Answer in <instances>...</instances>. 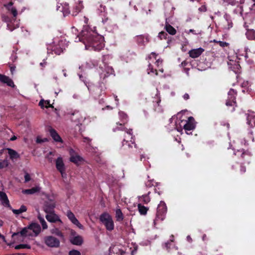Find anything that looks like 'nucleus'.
Here are the masks:
<instances>
[{"instance_id":"obj_48","label":"nucleus","mask_w":255,"mask_h":255,"mask_svg":"<svg viewBox=\"0 0 255 255\" xmlns=\"http://www.w3.org/2000/svg\"><path fill=\"white\" fill-rule=\"evenodd\" d=\"M56 9L57 11L63 12L64 11V6L62 5V3H60V4H58L57 5Z\"/></svg>"},{"instance_id":"obj_7","label":"nucleus","mask_w":255,"mask_h":255,"mask_svg":"<svg viewBox=\"0 0 255 255\" xmlns=\"http://www.w3.org/2000/svg\"><path fill=\"white\" fill-rule=\"evenodd\" d=\"M183 122L185 124L183 125V127L187 134H189L188 131L193 130L196 128L197 123L192 117H188L187 120H183L181 121V123Z\"/></svg>"},{"instance_id":"obj_37","label":"nucleus","mask_w":255,"mask_h":255,"mask_svg":"<svg viewBox=\"0 0 255 255\" xmlns=\"http://www.w3.org/2000/svg\"><path fill=\"white\" fill-rule=\"evenodd\" d=\"M110 251L111 253H115V252H116V254H118V251L120 253V255H124L125 254V251H124L122 250L117 249L116 248H113V249L112 250L111 249H110Z\"/></svg>"},{"instance_id":"obj_9","label":"nucleus","mask_w":255,"mask_h":255,"mask_svg":"<svg viewBox=\"0 0 255 255\" xmlns=\"http://www.w3.org/2000/svg\"><path fill=\"white\" fill-rule=\"evenodd\" d=\"M235 154L240 156L244 163H250L252 155L250 151L243 149L241 151L238 150Z\"/></svg>"},{"instance_id":"obj_21","label":"nucleus","mask_w":255,"mask_h":255,"mask_svg":"<svg viewBox=\"0 0 255 255\" xmlns=\"http://www.w3.org/2000/svg\"><path fill=\"white\" fill-rule=\"evenodd\" d=\"M255 113H250L247 114V124L253 127L255 126Z\"/></svg>"},{"instance_id":"obj_49","label":"nucleus","mask_w":255,"mask_h":255,"mask_svg":"<svg viewBox=\"0 0 255 255\" xmlns=\"http://www.w3.org/2000/svg\"><path fill=\"white\" fill-rule=\"evenodd\" d=\"M198 10L200 12H204L207 11V7L205 5H203L198 8Z\"/></svg>"},{"instance_id":"obj_33","label":"nucleus","mask_w":255,"mask_h":255,"mask_svg":"<svg viewBox=\"0 0 255 255\" xmlns=\"http://www.w3.org/2000/svg\"><path fill=\"white\" fill-rule=\"evenodd\" d=\"M27 210V208L24 205H22L21 206L20 208L19 209H12V212L15 214H17V215H18V214H20L23 212H26Z\"/></svg>"},{"instance_id":"obj_39","label":"nucleus","mask_w":255,"mask_h":255,"mask_svg":"<svg viewBox=\"0 0 255 255\" xmlns=\"http://www.w3.org/2000/svg\"><path fill=\"white\" fill-rule=\"evenodd\" d=\"M8 165V162L7 160H3L0 161V169L3 168L7 167Z\"/></svg>"},{"instance_id":"obj_58","label":"nucleus","mask_w":255,"mask_h":255,"mask_svg":"<svg viewBox=\"0 0 255 255\" xmlns=\"http://www.w3.org/2000/svg\"><path fill=\"white\" fill-rule=\"evenodd\" d=\"M38 218L39 220L40 223H42L43 221H45L44 219L41 217L40 214L38 216Z\"/></svg>"},{"instance_id":"obj_26","label":"nucleus","mask_w":255,"mask_h":255,"mask_svg":"<svg viewBox=\"0 0 255 255\" xmlns=\"http://www.w3.org/2000/svg\"><path fill=\"white\" fill-rule=\"evenodd\" d=\"M41 188L39 186L32 187L31 189H25L22 191V193L26 194H33L40 191Z\"/></svg>"},{"instance_id":"obj_54","label":"nucleus","mask_w":255,"mask_h":255,"mask_svg":"<svg viewBox=\"0 0 255 255\" xmlns=\"http://www.w3.org/2000/svg\"><path fill=\"white\" fill-rule=\"evenodd\" d=\"M79 78H80V79L83 81L84 83H85V84L86 85V86H87V85H88V84H90V83H89L86 80H85V78L82 76V75H80L79 76Z\"/></svg>"},{"instance_id":"obj_36","label":"nucleus","mask_w":255,"mask_h":255,"mask_svg":"<svg viewBox=\"0 0 255 255\" xmlns=\"http://www.w3.org/2000/svg\"><path fill=\"white\" fill-rule=\"evenodd\" d=\"M82 8H83V6H82V3L81 2H79V3L75 6L76 11L73 12V13L72 14V15L73 16L76 15L77 14V13L81 10Z\"/></svg>"},{"instance_id":"obj_42","label":"nucleus","mask_w":255,"mask_h":255,"mask_svg":"<svg viewBox=\"0 0 255 255\" xmlns=\"http://www.w3.org/2000/svg\"><path fill=\"white\" fill-rule=\"evenodd\" d=\"M54 152L50 151L47 154L46 156V158H47L48 161L50 163H52V161H53V158L52 157V156L54 155Z\"/></svg>"},{"instance_id":"obj_28","label":"nucleus","mask_w":255,"mask_h":255,"mask_svg":"<svg viewBox=\"0 0 255 255\" xmlns=\"http://www.w3.org/2000/svg\"><path fill=\"white\" fill-rule=\"evenodd\" d=\"M164 29L170 35H174L176 33V30L168 23H166Z\"/></svg>"},{"instance_id":"obj_43","label":"nucleus","mask_w":255,"mask_h":255,"mask_svg":"<svg viewBox=\"0 0 255 255\" xmlns=\"http://www.w3.org/2000/svg\"><path fill=\"white\" fill-rule=\"evenodd\" d=\"M173 239H170V241L165 243L164 248L167 250H169L170 249L171 246V242H173Z\"/></svg>"},{"instance_id":"obj_32","label":"nucleus","mask_w":255,"mask_h":255,"mask_svg":"<svg viewBox=\"0 0 255 255\" xmlns=\"http://www.w3.org/2000/svg\"><path fill=\"white\" fill-rule=\"evenodd\" d=\"M150 193V191H148L146 194L143 195L140 197L141 201L144 204H147L150 201V198L149 197Z\"/></svg>"},{"instance_id":"obj_16","label":"nucleus","mask_w":255,"mask_h":255,"mask_svg":"<svg viewBox=\"0 0 255 255\" xmlns=\"http://www.w3.org/2000/svg\"><path fill=\"white\" fill-rule=\"evenodd\" d=\"M114 70L112 67L109 66H105V71L100 74L101 79H103V81H104L105 79L110 75L114 74Z\"/></svg>"},{"instance_id":"obj_4","label":"nucleus","mask_w":255,"mask_h":255,"mask_svg":"<svg viewBox=\"0 0 255 255\" xmlns=\"http://www.w3.org/2000/svg\"><path fill=\"white\" fill-rule=\"evenodd\" d=\"M228 99L226 101V105L227 107H232V109L231 111H235V107H236L237 103L236 101L237 92L233 89H231L228 93Z\"/></svg>"},{"instance_id":"obj_38","label":"nucleus","mask_w":255,"mask_h":255,"mask_svg":"<svg viewBox=\"0 0 255 255\" xmlns=\"http://www.w3.org/2000/svg\"><path fill=\"white\" fill-rule=\"evenodd\" d=\"M31 247L29 245L27 244H20L17 245L15 247V249L16 250H19L20 249H30Z\"/></svg>"},{"instance_id":"obj_27","label":"nucleus","mask_w":255,"mask_h":255,"mask_svg":"<svg viewBox=\"0 0 255 255\" xmlns=\"http://www.w3.org/2000/svg\"><path fill=\"white\" fill-rule=\"evenodd\" d=\"M39 106L43 110L44 108L47 109L48 108H52L53 107L52 105L50 103L49 101L44 100L43 99H41L39 102Z\"/></svg>"},{"instance_id":"obj_41","label":"nucleus","mask_w":255,"mask_h":255,"mask_svg":"<svg viewBox=\"0 0 255 255\" xmlns=\"http://www.w3.org/2000/svg\"><path fill=\"white\" fill-rule=\"evenodd\" d=\"M52 233L58 236H62V233L57 228H54L52 229Z\"/></svg>"},{"instance_id":"obj_59","label":"nucleus","mask_w":255,"mask_h":255,"mask_svg":"<svg viewBox=\"0 0 255 255\" xmlns=\"http://www.w3.org/2000/svg\"><path fill=\"white\" fill-rule=\"evenodd\" d=\"M114 97L115 101L117 102L116 104L118 105V104H119V99L118 98V96L117 95H114Z\"/></svg>"},{"instance_id":"obj_24","label":"nucleus","mask_w":255,"mask_h":255,"mask_svg":"<svg viewBox=\"0 0 255 255\" xmlns=\"http://www.w3.org/2000/svg\"><path fill=\"white\" fill-rule=\"evenodd\" d=\"M7 150L11 160L19 158L20 155L15 150L11 148H7Z\"/></svg>"},{"instance_id":"obj_6","label":"nucleus","mask_w":255,"mask_h":255,"mask_svg":"<svg viewBox=\"0 0 255 255\" xmlns=\"http://www.w3.org/2000/svg\"><path fill=\"white\" fill-rule=\"evenodd\" d=\"M70 235L69 240L70 242L74 245L81 246L83 243V239L82 236L77 235L76 231L73 229H69Z\"/></svg>"},{"instance_id":"obj_30","label":"nucleus","mask_w":255,"mask_h":255,"mask_svg":"<svg viewBox=\"0 0 255 255\" xmlns=\"http://www.w3.org/2000/svg\"><path fill=\"white\" fill-rule=\"evenodd\" d=\"M116 218L118 222H121L124 219V215L120 208H118L116 210Z\"/></svg>"},{"instance_id":"obj_3","label":"nucleus","mask_w":255,"mask_h":255,"mask_svg":"<svg viewBox=\"0 0 255 255\" xmlns=\"http://www.w3.org/2000/svg\"><path fill=\"white\" fill-rule=\"evenodd\" d=\"M100 221L109 231H112L114 229V223L112 216L107 212L102 213L99 217Z\"/></svg>"},{"instance_id":"obj_53","label":"nucleus","mask_w":255,"mask_h":255,"mask_svg":"<svg viewBox=\"0 0 255 255\" xmlns=\"http://www.w3.org/2000/svg\"><path fill=\"white\" fill-rule=\"evenodd\" d=\"M25 182L29 181L31 179L30 175L28 173H26L24 175Z\"/></svg>"},{"instance_id":"obj_46","label":"nucleus","mask_w":255,"mask_h":255,"mask_svg":"<svg viewBox=\"0 0 255 255\" xmlns=\"http://www.w3.org/2000/svg\"><path fill=\"white\" fill-rule=\"evenodd\" d=\"M218 43L219 44V45L222 47H227L229 45V44L226 42L219 41L218 42Z\"/></svg>"},{"instance_id":"obj_2","label":"nucleus","mask_w":255,"mask_h":255,"mask_svg":"<svg viewBox=\"0 0 255 255\" xmlns=\"http://www.w3.org/2000/svg\"><path fill=\"white\" fill-rule=\"evenodd\" d=\"M87 87L90 93L95 98H100L102 96L106 95L107 88L103 81L99 82L97 85L88 84Z\"/></svg>"},{"instance_id":"obj_44","label":"nucleus","mask_w":255,"mask_h":255,"mask_svg":"<svg viewBox=\"0 0 255 255\" xmlns=\"http://www.w3.org/2000/svg\"><path fill=\"white\" fill-rule=\"evenodd\" d=\"M69 255H81V254L78 250H72L69 252Z\"/></svg>"},{"instance_id":"obj_34","label":"nucleus","mask_w":255,"mask_h":255,"mask_svg":"<svg viewBox=\"0 0 255 255\" xmlns=\"http://www.w3.org/2000/svg\"><path fill=\"white\" fill-rule=\"evenodd\" d=\"M8 9L9 11L11 12V13L12 14L14 17H16L17 15V12L16 9L12 6V3L10 2L8 4Z\"/></svg>"},{"instance_id":"obj_19","label":"nucleus","mask_w":255,"mask_h":255,"mask_svg":"<svg viewBox=\"0 0 255 255\" xmlns=\"http://www.w3.org/2000/svg\"><path fill=\"white\" fill-rule=\"evenodd\" d=\"M49 132L51 136L55 141L62 142V139L54 129L50 128L49 129Z\"/></svg>"},{"instance_id":"obj_10","label":"nucleus","mask_w":255,"mask_h":255,"mask_svg":"<svg viewBox=\"0 0 255 255\" xmlns=\"http://www.w3.org/2000/svg\"><path fill=\"white\" fill-rule=\"evenodd\" d=\"M44 242L47 246L51 248L58 247L60 244L59 240L51 236L45 237Z\"/></svg>"},{"instance_id":"obj_17","label":"nucleus","mask_w":255,"mask_h":255,"mask_svg":"<svg viewBox=\"0 0 255 255\" xmlns=\"http://www.w3.org/2000/svg\"><path fill=\"white\" fill-rule=\"evenodd\" d=\"M204 51V49L201 47L197 49H193L188 52L190 57L192 58H196L199 57Z\"/></svg>"},{"instance_id":"obj_13","label":"nucleus","mask_w":255,"mask_h":255,"mask_svg":"<svg viewBox=\"0 0 255 255\" xmlns=\"http://www.w3.org/2000/svg\"><path fill=\"white\" fill-rule=\"evenodd\" d=\"M135 41L139 46H144L149 42V38L147 35H139L135 37Z\"/></svg>"},{"instance_id":"obj_22","label":"nucleus","mask_w":255,"mask_h":255,"mask_svg":"<svg viewBox=\"0 0 255 255\" xmlns=\"http://www.w3.org/2000/svg\"><path fill=\"white\" fill-rule=\"evenodd\" d=\"M0 82L6 83L8 86L13 87L14 86L13 81L9 77L0 74Z\"/></svg>"},{"instance_id":"obj_29","label":"nucleus","mask_w":255,"mask_h":255,"mask_svg":"<svg viewBox=\"0 0 255 255\" xmlns=\"http://www.w3.org/2000/svg\"><path fill=\"white\" fill-rule=\"evenodd\" d=\"M120 118L122 123L120 124V126L126 124L128 122V116L126 113H119Z\"/></svg>"},{"instance_id":"obj_23","label":"nucleus","mask_w":255,"mask_h":255,"mask_svg":"<svg viewBox=\"0 0 255 255\" xmlns=\"http://www.w3.org/2000/svg\"><path fill=\"white\" fill-rule=\"evenodd\" d=\"M0 200H1L3 205L10 207L9 200L7 198V195L4 192L0 191Z\"/></svg>"},{"instance_id":"obj_31","label":"nucleus","mask_w":255,"mask_h":255,"mask_svg":"<svg viewBox=\"0 0 255 255\" xmlns=\"http://www.w3.org/2000/svg\"><path fill=\"white\" fill-rule=\"evenodd\" d=\"M137 208L139 213L142 215H146L148 210V208L147 207L144 206L141 204H138L137 205Z\"/></svg>"},{"instance_id":"obj_45","label":"nucleus","mask_w":255,"mask_h":255,"mask_svg":"<svg viewBox=\"0 0 255 255\" xmlns=\"http://www.w3.org/2000/svg\"><path fill=\"white\" fill-rule=\"evenodd\" d=\"M154 181L151 180H148L146 183L145 185L147 187H151L154 186Z\"/></svg>"},{"instance_id":"obj_18","label":"nucleus","mask_w":255,"mask_h":255,"mask_svg":"<svg viewBox=\"0 0 255 255\" xmlns=\"http://www.w3.org/2000/svg\"><path fill=\"white\" fill-rule=\"evenodd\" d=\"M46 218L48 221L50 222H55L56 221H59L62 223V221L59 219V217L54 213V212L47 213L46 215Z\"/></svg>"},{"instance_id":"obj_50","label":"nucleus","mask_w":255,"mask_h":255,"mask_svg":"<svg viewBox=\"0 0 255 255\" xmlns=\"http://www.w3.org/2000/svg\"><path fill=\"white\" fill-rule=\"evenodd\" d=\"M65 16L67 14H70V10H69L68 4L65 2Z\"/></svg>"},{"instance_id":"obj_35","label":"nucleus","mask_w":255,"mask_h":255,"mask_svg":"<svg viewBox=\"0 0 255 255\" xmlns=\"http://www.w3.org/2000/svg\"><path fill=\"white\" fill-rule=\"evenodd\" d=\"M147 70V73L148 74H149L150 73H153L156 76L158 75V72H157V70L154 69L153 68V66L150 63H149L148 64V67Z\"/></svg>"},{"instance_id":"obj_51","label":"nucleus","mask_w":255,"mask_h":255,"mask_svg":"<svg viewBox=\"0 0 255 255\" xmlns=\"http://www.w3.org/2000/svg\"><path fill=\"white\" fill-rule=\"evenodd\" d=\"M245 57V60L249 64H252L253 63V60L249 58V56L247 55V53H246Z\"/></svg>"},{"instance_id":"obj_15","label":"nucleus","mask_w":255,"mask_h":255,"mask_svg":"<svg viewBox=\"0 0 255 255\" xmlns=\"http://www.w3.org/2000/svg\"><path fill=\"white\" fill-rule=\"evenodd\" d=\"M19 234L22 237L33 236V234L29 226L24 228L20 232L14 233L12 235V237L13 238Z\"/></svg>"},{"instance_id":"obj_60","label":"nucleus","mask_w":255,"mask_h":255,"mask_svg":"<svg viewBox=\"0 0 255 255\" xmlns=\"http://www.w3.org/2000/svg\"><path fill=\"white\" fill-rule=\"evenodd\" d=\"M155 63H156V65L158 67L159 65V64L162 63V61H160L159 59H158V60H156V61L155 62Z\"/></svg>"},{"instance_id":"obj_57","label":"nucleus","mask_w":255,"mask_h":255,"mask_svg":"<svg viewBox=\"0 0 255 255\" xmlns=\"http://www.w3.org/2000/svg\"><path fill=\"white\" fill-rule=\"evenodd\" d=\"M183 98L185 100H187L189 99L190 97L188 94L185 93L183 96Z\"/></svg>"},{"instance_id":"obj_8","label":"nucleus","mask_w":255,"mask_h":255,"mask_svg":"<svg viewBox=\"0 0 255 255\" xmlns=\"http://www.w3.org/2000/svg\"><path fill=\"white\" fill-rule=\"evenodd\" d=\"M68 151L70 155V161L77 166L81 164L84 161L83 158L79 155L77 152L72 148H68Z\"/></svg>"},{"instance_id":"obj_64","label":"nucleus","mask_w":255,"mask_h":255,"mask_svg":"<svg viewBox=\"0 0 255 255\" xmlns=\"http://www.w3.org/2000/svg\"><path fill=\"white\" fill-rule=\"evenodd\" d=\"M16 138H17L16 136H15V135H13V136H12L10 138V140L11 141H13V140H15Z\"/></svg>"},{"instance_id":"obj_55","label":"nucleus","mask_w":255,"mask_h":255,"mask_svg":"<svg viewBox=\"0 0 255 255\" xmlns=\"http://www.w3.org/2000/svg\"><path fill=\"white\" fill-rule=\"evenodd\" d=\"M240 171L242 173H244L246 171V167L243 165H241Z\"/></svg>"},{"instance_id":"obj_62","label":"nucleus","mask_w":255,"mask_h":255,"mask_svg":"<svg viewBox=\"0 0 255 255\" xmlns=\"http://www.w3.org/2000/svg\"><path fill=\"white\" fill-rule=\"evenodd\" d=\"M187 64V62H186L185 61H183V62L181 63V65H182L183 67H185V66H186Z\"/></svg>"},{"instance_id":"obj_40","label":"nucleus","mask_w":255,"mask_h":255,"mask_svg":"<svg viewBox=\"0 0 255 255\" xmlns=\"http://www.w3.org/2000/svg\"><path fill=\"white\" fill-rule=\"evenodd\" d=\"M168 36V34L166 32L164 31H161L158 34V37L160 39H166L167 36Z\"/></svg>"},{"instance_id":"obj_52","label":"nucleus","mask_w":255,"mask_h":255,"mask_svg":"<svg viewBox=\"0 0 255 255\" xmlns=\"http://www.w3.org/2000/svg\"><path fill=\"white\" fill-rule=\"evenodd\" d=\"M92 139L88 137H83V141L84 142H86L89 145H90V142H91Z\"/></svg>"},{"instance_id":"obj_1","label":"nucleus","mask_w":255,"mask_h":255,"mask_svg":"<svg viewBox=\"0 0 255 255\" xmlns=\"http://www.w3.org/2000/svg\"><path fill=\"white\" fill-rule=\"evenodd\" d=\"M87 27L82 30L80 34L78 33L77 29L72 27L71 32L74 33L73 38L75 42L81 41L85 45L87 50L100 51L102 50L105 44L104 43V37L92 30H88Z\"/></svg>"},{"instance_id":"obj_25","label":"nucleus","mask_w":255,"mask_h":255,"mask_svg":"<svg viewBox=\"0 0 255 255\" xmlns=\"http://www.w3.org/2000/svg\"><path fill=\"white\" fill-rule=\"evenodd\" d=\"M247 32L246 35L249 40L255 39V30L253 29H249L246 26Z\"/></svg>"},{"instance_id":"obj_5","label":"nucleus","mask_w":255,"mask_h":255,"mask_svg":"<svg viewBox=\"0 0 255 255\" xmlns=\"http://www.w3.org/2000/svg\"><path fill=\"white\" fill-rule=\"evenodd\" d=\"M167 212V207L163 201H160L157 208L156 216L155 221H162L165 218Z\"/></svg>"},{"instance_id":"obj_61","label":"nucleus","mask_w":255,"mask_h":255,"mask_svg":"<svg viewBox=\"0 0 255 255\" xmlns=\"http://www.w3.org/2000/svg\"><path fill=\"white\" fill-rule=\"evenodd\" d=\"M154 192L155 193H157L158 195H160L161 194V191H160L159 190H158L156 188H154Z\"/></svg>"},{"instance_id":"obj_47","label":"nucleus","mask_w":255,"mask_h":255,"mask_svg":"<svg viewBox=\"0 0 255 255\" xmlns=\"http://www.w3.org/2000/svg\"><path fill=\"white\" fill-rule=\"evenodd\" d=\"M48 141V139L47 138H44L43 139H41L39 137H37L36 139V142L38 143H41L42 142H46Z\"/></svg>"},{"instance_id":"obj_14","label":"nucleus","mask_w":255,"mask_h":255,"mask_svg":"<svg viewBox=\"0 0 255 255\" xmlns=\"http://www.w3.org/2000/svg\"><path fill=\"white\" fill-rule=\"evenodd\" d=\"M55 165L57 170L61 173L63 177L64 174V161L62 157L59 156L57 158L55 161Z\"/></svg>"},{"instance_id":"obj_20","label":"nucleus","mask_w":255,"mask_h":255,"mask_svg":"<svg viewBox=\"0 0 255 255\" xmlns=\"http://www.w3.org/2000/svg\"><path fill=\"white\" fill-rule=\"evenodd\" d=\"M28 226L33 233L35 234V236H37L41 231V227L37 223H32Z\"/></svg>"},{"instance_id":"obj_56","label":"nucleus","mask_w":255,"mask_h":255,"mask_svg":"<svg viewBox=\"0 0 255 255\" xmlns=\"http://www.w3.org/2000/svg\"><path fill=\"white\" fill-rule=\"evenodd\" d=\"M41 224L42 225L43 229H46L47 228V226L46 223L45 221H43V222L41 223Z\"/></svg>"},{"instance_id":"obj_63","label":"nucleus","mask_w":255,"mask_h":255,"mask_svg":"<svg viewBox=\"0 0 255 255\" xmlns=\"http://www.w3.org/2000/svg\"><path fill=\"white\" fill-rule=\"evenodd\" d=\"M101 7V12H102L103 11L105 10V6H103L101 4L100 5Z\"/></svg>"},{"instance_id":"obj_11","label":"nucleus","mask_w":255,"mask_h":255,"mask_svg":"<svg viewBox=\"0 0 255 255\" xmlns=\"http://www.w3.org/2000/svg\"><path fill=\"white\" fill-rule=\"evenodd\" d=\"M55 207V203L52 200H47L44 202L43 210L46 213L54 212Z\"/></svg>"},{"instance_id":"obj_12","label":"nucleus","mask_w":255,"mask_h":255,"mask_svg":"<svg viewBox=\"0 0 255 255\" xmlns=\"http://www.w3.org/2000/svg\"><path fill=\"white\" fill-rule=\"evenodd\" d=\"M67 216L69 219V220L75 225H76L77 227H78L80 229H83L84 227L83 226L80 224V223L79 222V221L77 219V218L75 217L74 214L71 212L70 211H69L67 212Z\"/></svg>"}]
</instances>
